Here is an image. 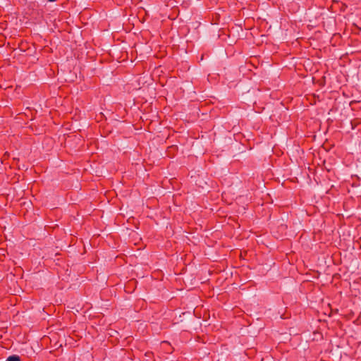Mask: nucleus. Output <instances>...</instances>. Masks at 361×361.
Masks as SVG:
<instances>
[{
  "instance_id": "1",
  "label": "nucleus",
  "mask_w": 361,
  "mask_h": 361,
  "mask_svg": "<svg viewBox=\"0 0 361 361\" xmlns=\"http://www.w3.org/2000/svg\"><path fill=\"white\" fill-rule=\"evenodd\" d=\"M162 347L169 353H172L173 348L171 346L170 343L167 341H163L161 343Z\"/></svg>"
},
{
  "instance_id": "2",
  "label": "nucleus",
  "mask_w": 361,
  "mask_h": 361,
  "mask_svg": "<svg viewBox=\"0 0 361 361\" xmlns=\"http://www.w3.org/2000/svg\"><path fill=\"white\" fill-rule=\"evenodd\" d=\"M7 361H20V357L17 355L9 356Z\"/></svg>"
},
{
  "instance_id": "3",
  "label": "nucleus",
  "mask_w": 361,
  "mask_h": 361,
  "mask_svg": "<svg viewBox=\"0 0 361 361\" xmlns=\"http://www.w3.org/2000/svg\"><path fill=\"white\" fill-rule=\"evenodd\" d=\"M8 152H6V153L4 154V157H8Z\"/></svg>"
},
{
  "instance_id": "4",
  "label": "nucleus",
  "mask_w": 361,
  "mask_h": 361,
  "mask_svg": "<svg viewBox=\"0 0 361 361\" xmlns=\"http://www.w3.org/2000/svg\"><path fill=\"white\" fill-rule=\"evenodd\" d=\"M48 1H50V2H54V1H55L56 0H48Z\"/></svg>"
}]
</instances>
